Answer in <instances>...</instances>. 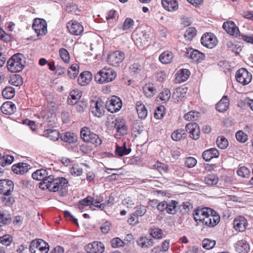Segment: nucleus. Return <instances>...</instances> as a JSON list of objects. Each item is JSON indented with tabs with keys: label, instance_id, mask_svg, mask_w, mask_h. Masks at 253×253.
<instances>
[{
	"label": "nucleus",
	"instance_id": "obj_8",
	"mask_svg": "<svg viewBox=\"0 0 253 253\" xmlns=\"http://www.w3.org/2000/svg\"><path fill=\"white\" fill-rule=\"evenodd\" d=\"M32 28L38 36L44 35L47 32L46 22L42 18H35L33 20Z\"/></svg>",
	"mask_w": 253,
	"mask_h": 253
},
{
	"label": "nucleus",
	"instance_id": "obj_60",
	"mask_svg": "<svg viewBox=\"0 0 253 253\" xmlns=\"http://www.w3.org/2000/svg\"><path fill=\"white\" fill-rule=\"evenodd\" d=\"M87 102L84 101H79L76 103L74 108L78 112H83L86 108Z\"/></svg>",
	"mask_w": 253,
	"mask_h": 253
},
{
	"label": "nucleus",
	"instance_id": "obj_4",
	"mask_svg": "<svg viewBox=\"0 0 253 253\" xmlns=\"http://www.w3.org/2000/svg\"><path fill=\"white\" fill-rule=\"evenodd\" d=\"M24 56L21 53L15 54L7 62V68L12 73L21 71L24 67Z\"/></svg>",
	"mask_w": 253,
	"mask_h": 253
},
{
	"label": "nucleus",
	"instance_id": "obj_12",
	"mask_svg": "<svg viewBox=\"0 0 253 253\" xmlns=\"http://www.w3.org/2000/svg\"><path fill=\"white\" fill-rule=\"evenodd\" d=\"M125 58V54L120 51H116L109 54L107 58L108 63L113 66H118Z\"/></svg>",
	"mask_w": 253,
	"mask_h": 253
},
{
	"label": "nucleus",
	"instance_id": "obj_14",
	"mask_svg": "<svg viewBox=\"0 0 253 253\" xmlns=\"http://www.w3.org/2000/svg\"><path fill=\"white\" fill-rule=\"evenodd\" d=\"M84 249L88 253H103L105 246L101 242L94 241L86 245Z\"/></svg>",
	"mask_w": 253,
	"mask_h": 253
},
{
	"label": "nucleus",
	"instance_id": "obj_43",
	"mask_svg": "<svg viewBox=\"0 0 253 253\" xmlns=\"http://www.w3.org/2000/svg\"><path fill=\"white\" fill-rule=\"evenodd\" d=\"M204 181L206 184L212 186L217 183L218 177L214 174H209L204 178Z\"/></svg>",
	"mask_w": 253,
	"mask_h": 253
},
{
	"label": "nucleus",
	"instance_id": "obj_20",
	"mask_svg": "<svg viewBox=\"0 0 253 253\" xmlns=\"http://www.w3.org/2000/svg\"><path fill=\"white\" fill-rule=\"evenodd\" d=\"M222 27L230 35L237 37L240 33L238 27L233 21L225 22L223 24Z\"/></svg>",
	"mask_w": 253,
	"mask_h": 253
},
{
	"label": "nucleus",
	"instance_id": "obj_36",
	"mask_svg": "<svg viewBox=\"0 0 253 253\" xmlns=\"http://www.w3.org/2000/svg\"><path fill=\"white\" fill-rule=\"evenodd\" d=\"M43 136L49 138L53 141L57 140L60 137V133L56 129H47L43 133Z\"/></svg>",
	"mask_w": 253,
	"mask_h": 253
},
{
	"label": "nucleus",
	"instance_id": "obj_9",
	"mask_svg": "<svg viewBox=\"0 0 253 253\" xmlns=\"http://www.w3.org/2000/svg\"><path fill=\"white\" fill-rule=\"evenodd\" d=\"M106 108L110 113H114L119 111L122 107L120 98L116 96H113L106 102Z\"/></svg>",
	"mask_w": 253,
	"mask_h": 253
},
{
	"label": "nucleus",
	"instance_id": "obj_57",
	"mask_svg": "<svg viewBox=\"0 0 253 253\" xmlns=\"http://www.w3.org/2000/svg\"><path fill=\"white\" fill-rule=\"evenodd\" d=\"M59 53L62 60L66 63H69L70 55L68 51L64 48H61L59 50Z\"/></svg>",
	"mask_w": 253,
	"mask_h": 253
},
{
	"label": "nucleus",
	"instance_id": "obj_28",
	"mask_svg": "<svg viewBox=\"0 0 253 253\" xmlns=\"http://www.w3.org/2000/svg\"><path fill=\"white\" fill-rule=\"evenodd\" d=\"M136 243L140 248L147 249L153 246L154 241L152 239L146 237H141L137 240Z\"/></svg>",
	"mask_w": 253,
	"mask_h": 253
},
{
	"label": "nucleus",
	"instance_id": "obj_34",
	"mask_svg": "<svg viewBox=\"0 0 253 253\" xmlns=\"http://www.w3.org/2000/svg\"><path fill=\"white\" fill-rule=\"evenodd\" d=\"M169 240H165L161 246L154 247L151 251L152 253H164L169 250Z\"/></svg>",
	"mask_w": 253,
	"mask_h": 253
},
{
	"label": "nucleus",
	"instance_id": "obj_53",
	"mask_svg": "<svg viewBox=\"0 0 253 253\" xmlns=\"http://www.w3.org/2000/svg\"><path fill=\"white\" fill-rule=\"evenodd\" d=\"M65 10L68 12L74 13L76 15H79L80 11L77 5L73 2L67 4Z\"/></svg>",
	"mask_w": 253,
	"mask_h": 253
},
{
	"label": "nucleus",
	"instance_id": "obj_10",
	"mask_svg": "<svg viewBox=\"0 0 253 253\" xmlns=\"http://www.w3.org/2000/svg\"><path fill=\"white\" fill-rule=\"evenodd\" d=\"M185 56L188 58L191 59L193 62L200 63L205 58V54L198 50L189 47L186 49Z\"/></svg>",
	"mask_w": 253,
	"mask_h": 253
},
{
	"label": "nucleus",
	"instance_id": "obj_58",
	"mask_svg": "<svg viewBox=\"0 0 253 253\" xmlns=\"http://www.w3.org/2000/svg\"><path fill=\"white\" fill-rule=\"evenodd\" d=\"M170 92L169 89L165 88L159 95L160 99L164 102L168 101L170 97Z\"/></svg>",
	"mask_w": 253,
	"mask_h": 253
},
{
	"label": "nucleus",
	"instance_id": "obj_41",
	"mask_svg": "<svg viewBox=\"0 0 253 253\" xmlns=\"http://www.w3.org/2000/svg\"><path fill=\"white\" fill-rule=\"evenodd\" d=\"M143 92L147 97L153 96L156 93V89L153 84H147L143 87Z\"/></svg>",
	"mask_w": 253,
	"mask_h": 253
},
{
	"label": "nucleus",
	"instance_id": "obj_29",
	"mask_svg": "<svg viewBox=\"0 0 253 253\" xmlns=\"http://www.w3.org/2000/svg\"><path fill=\"white\" fill-rule=\"evenodd\" d=\"M60 138L63 141L69 144L75 143L78 140L77 135L75 133L70 132H66L62 133Z\"/></svg>",
	"mask_w": 253,
	"mask_h": 253
},
{
	"label": "nucleus",
	"instance_id": "obj_15",
	"mask_svg": "<svg viewBox=\"0 0 253 253\" xmlns=\"http://www.w3.org/2000/svg\"><path fill=\"white\" fill-rule=\"evenodd\" d=\"M202 44L208 48H212L216 44V39L211 33L205 34L201 39Z\"/></svg>",
	"mask_w": 253,
	"mask_h": 253
},
{
	"label": "nucleus",
	"instance_id": "obj_7",
	"mask_svg": "<svg viewBox=\"0 0 253 253\" xmlns=\"http://www.w3.org/2000/svg\"><path fill=\"white\" fill-rule=\"evenodd\" d=\"M49 250V245L42 239L33 240L30 246L31 253H47Z\"/></svg>",
	"mask_w": 253,
	"mask_h": 253
},
{
	"label": "nucleus",
	"instance_id": "obj_46",
	"mask_svg": "<svg viewBox=\"0 0 253 253\" xmlns=\"http://www.w3.org/2000/svg\"><path fill=\"white\" fill-rule=\"evenodd\" d=\"M14 160V157L10 155H4L0 158V167L10 165Z\"/></svg>",
	"mask_w": 253,
	"mask_h": 253
},
{
	"label": "nucleus",
	"instance_id": "obj_27",
	"mask_svg": "<svg viewBox=\"0 0 253 253\" xmlns=\"http://www.w3.org/2000/svg\"><path fill=\"white\" fill-rule=\"evenodd\" d=\"M29 167L30 166L27 163H19L13 165L12 169L16 174H23L28 171Z\"/></svg>",
	"mask_w": 253,
	"mask_h": 253
},
{
	"label": "nucleus",
	"instance_id": "obj_17",
	"mask_svg": "<svg viewBox=\"0 0 253 253\" xmlns=\"http://www.w3.org/2000/svg\"><path fill=\"white\" fill-rule=\"evenodd\" d=\"M67 28L69 32L74 35H80L84 31V27L76 21H70L67 23Z\"/></svg>",
	"mask_w": 253,
	"mask_h": 253
},
{
	"label": "nucleus",
	"instance_id": "obj_32",
	"mask_svg": "<svg viewBox=\"0 0 253 253\" xmlns=\"http://www.w3.org/2000/svg\"><path fill=\"white\" fill-rule=\"evenodd\" d=\"M190 72L186 69H180L176 74V79L178 82H185L190 75Z\"/></svg>",
	"mask_w": 253,
	"mask_h": 253
},
{
	"label": "nucleus",
	"instance_id": "obj_48",
	"mask_svg": "<svg viewBox=\"0 0 253 253\" xmlns=\"http://www.w3.org/2000/svg\"><path fill=\"white\" fill-rule=\"evenodd\" d=\"M217 146L222 149H224L228 146L227 139L223 136H218L216 141Z\"/></svg>",
	"mask_w": 253,
	"mask_h": 253
},
{
	"label": "nucleus",
	"instance_id": "obj_25",
	"mask_svg": "<svg viewBox=\"0 0 253 253\" xmlns=\"http://www.w3.org/2000/svg\"><path fill=\"white\" fill-rule=\"evenodd\" d=\"M163 7L168 11L173 12L178 8V4L176 0H162Z\"/></svg>",
	"mask_w": 253,
	"mask_h": 253
},
{
	"label": "nucleus",
	"instance_id": "obj_61",
	"mask_svg": "<svg viewBox=\"0 0 253 253\" xmlns=\"http://www.w3.org/2000/svg\"><path fill=\"white\" fill-rule=\"evenodd\" d=\"M237 173L241 177H248L250 175V171L246 167H242L237 170Z\"/></svg>",
	"mask_w": 253,
	"mask_h": 253
},
{
	"label": "nucleus",
	"instance_id": "obj_63",
	"mask_svg": "<svg viewBox=\"0 0 253 253\" xmlns=\"http://www.w3.org/2000/svg\"><path fill=\"white\" fill-rule=\"evenodd\" d=\"M10 83L13 85L18 86L22 84V79L19 75H15L11 78Z\"/></svg>",
	"mask_w": 253,
	"mask_h": 253
},
{
	"label": "nucleus",
	"instance_id": "obj_2",
	"mask_svg": "<svg viewBox=\"0 0 253 253\" xmlns=\"http://www.w3.org/2000/svg\"><path fill=\"white\" fill-rule=\"evenodd\" d=\"M68 183V180L64 177L56 178L54 175H50L43 182L40 183L39 187L43 190L47 189L51 192L58 191L60 196H64L66 194Z\"/></svg>",
	"mask_w": 253,
	"mask_h": 253
},
{
	"label": "nucleus",
	"instance_id": "obj_52",
	"mask_svg": "<svg viewBox=\"0 0 253 253\" xmlns=\"http://www.w3.org/2000/svg\"><path fill=\"white\" fill-rule=\"evenodd\" d=\"M11 221L10 215L4 212H0V226L8 224Z\"/></svg>",
	"mask_w": 253,
	"mask_h": 253
},
{
	"label": "nucleus",
	"instance_id": "obj_45",
	"mask_svg": "<svg viewBox=\"0 0 253 253\" xmlns=\"http://www.w3.org/2000/svg\"><path fill=\"white\" fill-rule=\"evenodd\" d=\"M168 206L167 207V212L169 214H175L176 212V208L178 206V203L174 200H171L167 202Z\"/></svg>",
	"mask_w": 253,
	"mask_h": 253
},
{
	"label": "nucleus",
	"instance_id": "obj_33",
	"mask_svg": "<svg viewBox=\"0 0 253 253\" xmlns=\"http://www.w3.org/2000/svg\"><path fill=\"white\" fill-rule=\"evenodd\" d=\"M229 105V100L227 96H224L222 99L216 104V109L219 112H223L227 110Z\"/></svg>",
	"mask_w": 253,
	"mask_h": 253
},
{
	"label": "nucleus",
	"instance_id": "obj_5",
	"mask_svg": "<svg viewBox=\"0 0 253 253\" xmlns=\"http://www.w3.org/2000/svg\"><path fill=\"white\" fill-rule=\"evenodd\" d=\"M80 136L84 142L91 143L96 147L100 146L102 143L100 136L92 132L87 126H84L81 129Z\"/></svg>",
	"mask_w": 253,
	"mask_h": 253
},
{
	"label": "nucleus",
	"instance_id": "obj_3",
	"mask_svg": "<svg viewBox=\"0 0 253 253\" xmlns=\"http://www.w3.org/2000/svg\"><path fill=\"white\" fill-rule=\"evenodd\" d=\"M117 77L116 72L111 68L104 67L95 75L96 83L104 84L113 81Z\"/></svg>",
	"mask_w": 253,
	"mask_h": 253
},
{
	"label": "nucleus",
	"instance_id": "obj_54",
	"mask_svg": "<svg viewBox=\"0 0 253 253\" xmlns=\"http://www.w3.org/2000/svg\"><path fill=\"white\" fill-rule=\"evenodd\" d=\"M200 113L198 112L191 111L186 114L184 118L187 121H196L199 117Z\"/></svg>",
	"mask_w": 253,
	"mask_h": 253
},
{
	"label": "nucleus",
	"instance_id": "obj_23",
	"mask_svg": "<svg viewBox=\"0 0 253 253\" xmlns=\"http://www.w3.org/2000/svg\"><path fill=\"white\" fill-rule=\"evenodd\" d=\"M0 110L5 115L13 114L16 110V107L13 102L7 101L4 102L0 107Z\"/></svg>",
	"mask_w": 253,
	"mask_h": 253
},
{
	"label": "nucleus",
	"instance_id": "obj_21",
	"mask_svg": "<svg viewBox=\"0 0 253 253\" xmlns=\"http://www.w3.org/2000/svg\"><path fill=\"white\" fill-rule=\"evenodd\" d=\"M90 109L92 114L97 117H100L104 113L103 106L98 101H92L90 104Z\"/></svg>",
	"mask_w": 253,
	"mask_h": 253
},
{
	"label": "nucleus",
	"instance_id": "obj_51",
	"mask_svg": "<svg viewBox=\"0 0 253 253\" xmlns=\"http://www.w3.org/2000/svg\"><path fill=\"white\" fill-rule=\"evenodd\" d=\"M79 65L77 64H72L68 70V74L71 78H75L79 73Z\"/></svg>",
	"mask_w": 253,
	"mask_h": 253
},
{
	"label": "nucleus",
	"instance_id": "obj_31",
	"mask_svg": "<svg viewBox=\"0 0 253 253\" xmlns=\"http://www.w3.org/2000/svg\"><path fill=\"white\" fill-rule=\"evenodd\" d=\"M93 202V198L88 196L85 198L82 199L79 201L77 205V207L81 212H83L85 210V208L92 205Z\"/></svg>",
	"mask_w": 253,
	"mask_h": 253
},
{
	"label": "nucleus",
	"instance_id": "obj_62",
	"mask_svg": "<svg viewBox=\"0 0 253 253\" xmlns=\"http://www.w3.org/2000/svg\"><path fill=\"white\" fill-rule=\"evenodd\" d=\"M70 172L72 175L80 176L83 172V170L78 165H74L70 169Z\"/></svg>",
	"mask_w": 253,
	"mask_h": 253
},
{
	"label": "nucleus",
	"instance_id": "obj_26",
	"mask_svg": "<svg viewBox=\"0 0 253 253\" xmlns=\"http://www.w3.org/2000/svg\"><path fill=\"white\" fill-rule=\"evenodd\" d=\"M235 247L236 251L239 253H248L250 250L249 243L245 240L238 241Z\"/></svg>",
	"mask_w": 253,
	"mask_h": 253
},
{
	"label": "nucleus",
	"instance_id": "obj_38",
	"mask_svg": "<svg viewBox=\"0 0 253 253\" xmlns=\"http://www.w3.org/2000/svg\"><path fill=\"white\" fill-rule=\"evenodd\" d=\"M131 151V149L127 148L126 147V142L124 143L123 146L118 145L116 146L115 154L117 157H121L128 155Z\"/></svg>",
	"mask_w": 253,
	"mask_h": 253
},
{
	"label": "nucleus",
	"instance_id": "obj_42",
	"mask_svg": "<svg viewBox=\"0 0 253 253\" xmlns=\"http://www.w3.org/2000/svg\"><path fill=\"white\" fill-rule=\"evenodd\" d=\"M186 136L185 131L182 129H178L173 131L171 135V138L173 140L177 141L185 138Z\"/></svg>",
	"mask_w": 253,
	"mask_h": 253
},
{
	"label": "nucleus",
	"instance_id": "obj_49",
	"mask_svg": "<svg viewBox=\"0 0 253 253\" xmlns=\"http://www.w3.org/2000/svg\"><path fill=\"white\" fill-rule=\"evenodd\" d=\"M237 140L242 143H245L248 140V135L242 130H238L235 133Z\"/></svg>",
	"mask_w": 253,
	"mask_h": 253
},
{
	"label": "nucleus",
	"instance_id": "obj_30",
	"mask_svg": "<svg viewBox=\"0 0 253 253\" xmlns=\"http://www.w3.org/2000/svg\"><path fill=\"white\" fill-rule=\"evenodd\" d=\"M136 109L139 118L141 120L145 119L148 115V111L146 107L141 101H137L136 103Z\"/></svg>",
	"mask_w": 253,
	"mask_h": 253
},
{
	"label": "nucleus",
	"instance_id": "obj_22",
	"mask_svg": "<svg viewBox=\"0 0 253 253\" xmlns=\"http://www.w3.org/2000/svg\"><path fill=\"white\" fill-rule=\"evenodd\" d=\"M92 75L89 71L82 72L78 79V84L81 86H85L88 84L91 81Z\"/></svg>",
	"mask_w": 253,
	"mask_h": 253
},
{
	"label": "nucleus",
	"instance_id": "obj_39",
	"mask_svg": "<svg viewBox=\"0 0 253 253\" xmlns=\"http://www.w3.org/2000/svg\"><path fill=\"white\" fill-rule=\"evenodd\" d=\"M187 88L184 87L177 88L172 95L173 98L177 102L183 98L186 93Z\"/></svg>",
	"mask_w": 253,
	"mask_h": 253
},
{
	"label": "nucleus",
	"instance_id": "obj_19",
	"mask_svg": "<svg viewBox=\"0 0 253 253\" xmlns=\"http://www.w3.org/2000/svg\"><path fill=\"white\" fill-rule=\"evenodd\" d=\"M248 225L247 219L243 216H239L235 218L233 221L235 229L241 232L246 230Z\"/></svg>",
	"mask_w": 253,
	"mask_h": 253
},
{
	"label": "nucleus",
	"instance_id": "obj_13",
	"mask_svg": "<svg viewBox=\"0 0 253 253\" xmlns=\"http://www.w3.org/2000/svg\"><path fill=\"white\" fill-rule=\"evenodd\" d=\"M14 189V183L9 179L0 180V194L10 196Z\"/></svg>",
	"mask_w": 253,
	"mask_h": 253
},
{
	"label": "nucleus",
	"instance_id": "obj_16",
	"mask_svg": "<svg viewBox=\"0 0 253 253\" xmlns=\"http://www.w3.org/2000/svg\"><path fill=\"white\" fill-rule=\"evenodd\" d=\"M186 131L190 134V136L194 140H197L200 137V130L197 124L190 123L185 126Z\"/></svg>",
	"mask_w": 253,
	"mask_h": 253
},
{
	"label": "nucleus",
	"instance_id": "obj_64",
	"mask_svg": "<svg viewBox=\"0 0 253 253\" xmlns=\"http://www.w3.org/2000/svg\"><path fill=\"white\" fill-rule=\"evenodd\" d=\"M164 110L165 107L164 106H158L154 113V117L157 119H161L165 115Z\"/></svg>",
	"mask_w": 253,
	"mask_h": 253
},
{
	"label": "nucleus",
	"instance_id": "obj_1",
	"mask_svg": "<svg viewBox=\"0 0 253 253\" xmlns=\"http://www.w3.org/2000/svg\"><path fill=\"white\" fill-rule=\"evenodd\" d=\"M193 216L195 221L201 222L208 227H215L220 221V216L211 208L198 207L194 210ZM199 224L197 222V225Z\"/></svg>",
	"mask_w": 253,
	"mask_h": 253
},
{
	"label": "nucleus",
	"instance_id": "obj_37",
	"mask_svg": "<svg viewBox=\"0 0 253 253\" xmlns=\"http://www.w3.org/2000/svg\"><path fill=\"white\" fill-rule=\"evenodd\" d=\"M47 171L45 169H38L32 173V177L37 180H41L43 182V180L48 176Z\"/></svg>",
	"mask_w": 253,
	"mask_h": 253
},
{
	"label": "nucleus",
	"instance_id": "obj_44",
	"mask_svg": "<svg viewBox=\"0 0 253 253\" xmlns=\"http://www.w3.org/2000/svg\"><path fill=\"white\" fill-rule=\"evenodd\" d=\"M2 94L5 98L10 99L15 95L14 88L11 86L6 87L3 89Z\"/></svg>",
	"mask_w": 253,
	"mask_h": 253
},
{
	"label": "nucleus",
	"instance_id": "obj_55",
	"mask_svg": "<svg viewBox=\"0 0 253 253\" xmlns=\"http://www.w3.org/2000/svg\"><path fill=\"white\" fill-rule=\"evenodd\" d=\"M134 25V21L130 18H126L122 26V30L124 31L133 29Z\"/></svg>",
	"mask_w": 253,
	"mask_h": 253
},
{
	"label": "nucleus",
	"instance_id": "obj_40",
	"mask_svg": "<svg viewBox=\"0 0 253 253\" xmlns=\"http://www.w3.org/2000/svg\"><path fill=\"white\" fill-rule=\"evenodd\" d=\"M116 13L117 11L115 10H111L107 13L106 20L109 26L113 27L115 25V22L117 20Z\"/></svg>",
	"mask_w": 253,
	"mask_h": 253
},
{
	"label": "nucleus",
	"instance_id": "obj_59",
	"mask_svg": "<svg viewBox=\"0 0 253 253\" xmlns=\"http://www.w3.org/2000/svg\"><path fill=\"white\" fill-rule=\"evenodd\" d=\"M215 245V241L209 239H205L202 242L203 247L206 250L213 248Z\"/></svg>",
	"mask_w": 253,
	"mask_h": 253
},
{
	"label": "nucleus",
	"instance_id": "obj_56",
	"mask_svg": "<svg viewBox=\"0 0 253 253\" xmlns=\"http://www.w3.org/2000/svg\"><path fill=\"white\" fill-rule=\"evenodd\" d=\"M192 208V205L188 201L183 202L179 206V210L182 214L188 212Z\"/></svg>",
	"mask_w": 253,
	"mask_h": 253
},
{
	"label": "nucleus",
	"instance_id": "obj_11",
	"mask_svg": "<svg viewBox=\"0 0 253 253\" xmlns=\"http://www.w3.org/2000/svg\"><path fill=\"white\" fill-rule=\"evenodd\" d=\"M237 81L245 85L249 84L252 80V76L245 68H241L236 73Z\"/></svg>",
	"mask_w": 253,
	"mask_h": 253
},
{
	"label": "nucleus",
	"instance_id": "obj_18",
	"mask_svg": "<svg viewBox=\"0 0 253 253\" xmlns=\"http://www.w3.org/2000/svg\"><path fill=\"white\" fill-rule=\"evenodd\" d=\"M150 39V34L145 31H137L136 34V44L139 43L140 46H147Z\"/></svg>",
	"mask_w": 253,
	"mask_h": 253
},
{
	"label": "nucleus",
	"instance_id": "obj_24",
	"mask_svg": "<svg viewBox=\"0 0 253 253\" xmlns=\"http://www.w3.org/2000/svg\"><path fill=\"white\" fill-rule=\"evenodd\" d=\"M219 155L218 150L212 148L204 151L202 154V157L206 161L209 162L213 158H218Z\"/></svg>",
	"mask_w": 253,
	"mask_h": 253
},
{
	"label": "nucleus",
	"instance_id": "obj_47",
	"mask_svg": "<svg viewBox=\"0 0 253 253\" xmlns=\"http://www.w3.org/2000/svg\"><path fill=\"white\" fill-rule=\"evenodd\" d=\"M197 34V30L194 27L188 28L185 32L184 38L186 40H191Z\"/></svg>",
	"mask_w": 253,
	"mask_h": 253
},
{
	"label": "nucleus",
	"instance_id": "obj_35",
	"mask_svg": "<svg viewBox=\"0 0 253 253\" xmlns=\"http://www.w3.org/2000/svg\"><path fill=\"white\" fill-rule=\"evenodd\" d=\"M174 55L171 51L164 52L159 56L160 61L164 64H168L172 61Z\"/></svg>",
	"mask_w": 253,
	"mask_h": 253
},
{
	"label": "nucleus",
	"instance_id": "obj_50",
	"mask_svg": "<svg viewBox=\"0 0 253 253\" xmlns=\"http://www.w3.org/2000/svg\"><path fill=\"white\" fill-rule=\"evenodd\" d=\"M150 234L152 238L155 239H162L164 235L163 231L158 228L151 229Z\"/></svg>",
	"mask_w": 253,
	"mask_h": 253
},
{
	"label": "nucleus",
	"instance_id": "obj_6",
	"mask_svg": "<svg viewBox=\"0 0 253 253\" xmlns=\"http://www.w3.org/2000/svg\"><path fill=\"white\" fill-rule=\"evenodd\" d=\"M112 124L114 128L116 129L115 138L120 139L127 134L128 128L124 118L118 117L113 122Z\"/></svg>",
	"mask_w": 253,
	"mask_h": 253
}]
</instances>
